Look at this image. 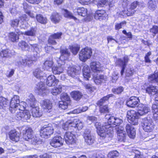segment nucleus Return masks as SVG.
I'll use <instances>...</instances> for the list:
<instances>
[{"label": "nucleus", "instance_id": "f257e3e1", "mask_svg": "<svg viewBox=\"0 0 158 158\" xmlns=\"http://www.w3.org/2000/svg\"><path fill=\"white\" fill-rule=\"evenodd\" d=\"M105 118L108 119V122L102 125L98 122H96L95 126L97 129V132L101 139H106L108 141L111 140L114 135L113 126H118L123 122V120L119 118L114 116H110L106 115Z\"/></svg>", "mask_w": 158, "mask_h": 158}, {"label": "nucleus", "instance_id": "0e129e2a", "mask_svg": "<svg viewBox=\"0 0 158 158\" xmlns=\"http://www.w3.org/2000/svg\"><path fill=\"white\" fill-rule=\"evenodd\" d=\"M77 119H74L72 120H69L70 123L69 125L70 127V129H72L73 128H76L77 126Z\"/></svg>", "mask_w": 158, "mask_h": 158}, {"label": "nucleus", "instance_id": "1a4fd4ad", "mask_svg": "<svg viewBox=\"0 0 158 158\" xmlns=\"http://www.w3.org/2000/svg\"><path fill=\"white\" fill-rule=\"evenodd\" d=\"M139 5V2L137 1H134L132 3L130 7L127 10H124L121 11L119 14L120 16L123 17L130 16L133 15L135 12V9Z\"/></svg>", "mask_w": 158, "mask_h": 158}, {"label": "nucleus", "instance_id": "6e6552de", "mask_svg": "<svg viewBox=\"0 0 158 158\" xmlns=\"http://www.w3.org/2000/svg\"><path fill=\"white\" fill-rule=\"evenodd\" d=\"M92 54V49L86 47L82 48L79 52V59L82 62H85L91 57Z\"/></svg>", "mask_w": 158, "mask_h": 158}, {"label": "nucleus", "instance_id": "e2e57ef3", "mask_svg": "<svg viewBox=\"0 0 158 158\" xmlns=\"http://www.w3.org/2000/svg\"><path fill=\"white\" fill-rule=\"evenodd\" d=\"M19 19H15L11 20L10 23L11 26L13 27H17L19 24Z\"/></svg>", "mask_w": 158, "mask_h": 158}, {"label": "nucleus", "instance_id": "7ed1b4c3", "mask_svg": "<svg viewBox=\"0 0 158 158\" xmlns=\"http://www.w3.org/2000/svg\"><path fill=\"white\" fill-rule=\"evenodd\" d=\"M61 56L60 58L57 60L58 65L52 67V70L53 74H60L62 73L64 71V64L65 61L68 59L70 55V53L66 48L61 49L60 51Z\"/></svg>", "mask_w": 158, "mask_h": 158}, {"label": "nucleus", "instance_id": "4c0bfd02", "mask_svg": "<svg viewBox=\"0 0 158 158\" xmlns=\"http://www.w3.org/2000/svg\"><path fill=\"white\" fill-rule=\"evenodd\" d=\"M14 52L8 49L3 50L0 52V56L2 57H10L14 55Z\"/></svg>", "mask_w": 158, "mask_h": 158}, {"label": "nucleus", "instance_id": "6e6d98bb", "mask_svg": "<svg viewBox=\"0 0 158 158\" xmlns=\"http://www.w3.org/2000/svg\"><path fill=\"white\" fill-rule=\"evenodd\" d=\"M31 142L32 144L36 145L40 144L41 142L39 138L35 136L31 139Z\"/></svg>", "mask_w": 158, "mask_h": 158}, {"label": "nucleus", "instance_id": "a19ab883", "mask_svg": "<svg viewBox=\"0 0 158 158\" xmlns=\"http://www.w3.org/2000/svg\"><path fill=\"white\" fill-rule=\"evenodd\" d=\"M61 18L60 16L56 12H53L50 17L52 21L55 23H58L60 22Z\"/></svg>", "mask_w": 158, "mask_h": 158}, {"label": "nucleus", "instance_id": "c85d7f7f", "mask_svg": "<svg viewBox=\"0 0 158 158\" xmlns=\"http://www.w3.org/2000/svg\"><path fill=\"white\" fill-rule=\"evenodd\" d=\"M41 106L46 111L51 110L52 105L51 101L48 99L42 101L40 102Z\"/></svg>", "mask_w": 158, "mask_h": 158}, {"label": "nucleus", "instance_id": "c756f323", "mask_svg": "<svg viewBox=\"0 0 158 158\" xmlns=\"http://www.w3.org/2000/svg\"><path fill=\"white\" fill-rule=\"evenodd\" d=\"M31 113L32 116L34 117L38 118L41 116L43 113L41 110L38 106L31 107Z\"/></svg>", "mask_w": 158, "mask_h": 158}, {"label": "nucleus", "instance_id": "e433bc0d", "mask_svg": "<svg viewBox=\"0 0 158 158\" xmlns=\"http://www.w3.org/2000/svg\"><path fill=\"white\" fill-rule=\"evenodd\" d=\"M21 32H17V34L14 32L10 33L8 35L9 39L13 42H17L19 39V35L21 34Z\"/></svg>", "mask_w": 158, "mask_h": 158}, {"label": "nucleus", "instance_id": "338daca9", "mask_svg": "<svg viewBox=\"0 0 158 158\" xmlns=\"http://www.w3.org/2000/svg\"><path fill=\"white\" fill-rule=\"evenodd\" d=\"M123 90V87H119L116 89H113L112 91L114 94H119L121 93Z\"/></svg>", "mask_w": 158, "mask_h": 158}, {"label": "nucleus", "instance_id": "09e8293b", "mask_svg": "<svg viewBox=\"0 0 158 158\" xmlns=\"http://www.w3.org/2000/svg\"><path fill=\"white\" fill-rule=\"evenodd\" d=\"M19 46L23 51L28 50L29 49V47L28 44L25 41H22L19 42L18 44Z\"/></svg>", "mask_w": 158, "mask_h": 158}, {"label": "nucleus", "instance_id": "4be33fe9", "mask_svg": "<svg viewBox=\"0 0 158 158\" xmlns=\"http://www.w3.org/2000/svg\"><path fill=\"white\" fill-rule=\"evenodd\" d=\"M10 139L12 141L17 142L20 138V134L16 130H11L8 133Z\"/></svg>", "mask_w": 158, "mask_h": 158}, {"label": "nucleus", "instance_id": "de8ad7c7", "mask_svg": "<svg viewBox=\"0 0 158 158\" xmlns=\"http://www.w3.org/2000/svg\"><path fill=\"white\" fill-rule=\"evenodd\" d=\"M71 94L74 99L76 100L80 99L82 96V93L78 91H73Z\"/></svg>", "mask_w": 158, "mask_h": 158}, {"label": "nucleus", "instance_id": "774afa93", "mask_svg": "<svg viewBox=\"0 0 158 158\" xmlns=\"http://www.w3.org/2000/svg\"><path fill=\"white\" fill-rule=\"evenodd\" d=\"M89 158H106L102 154H94L90 156Z\"/></svg>", "mask_w": 158, "mask_h": 158}, {"label": "nucleus", "instance_id": "a18cd8bd", "mask_svg": "<svg viewBox=\"0 0 158 158\" xmlns=\"http://www.w3.org/2000/svg\"><path fill=\"white\" fill-rule=\"evenodd\" d=\"M36 18L37 21L41 24H45L47 23V18L41 14L37 15Z\"/></svg>", "mask_w": 158, "mask_h": 158}, {"label": "nucleus", "instance_id": "7c9ffc66", "mask_svg": "<svg viewBox=\"0 0 158 158\" xmlns=\"http://www.w3.org/2000/svg\"><path fill=\"white\" fill-rule=\"evenodd\" d=\"M74 13L76 14L77 13L78 15L85 17L87 15V9L83 7L74 8H73Z\"/></svg>", "mask_w": 158, "mask_h": 158}, {"label": "nucleus", "instance_id": "cd10ccee", "mask_svg": "<svg viewBox=\"0 0 158 158\" xmlns=\"http://www.w3.org/2000/svg\"><path fill=\"white\" fill-rule=\"evenodd\" d=\"M125 128L128 136L131 138H134L135 135V130L134 127L131 124H127Z\"/></svg>", "mask_w": 158, "mask_h": 158}, {"label": "nucleus", "instance_id": "ea45409f", "mask_svg": "<svg viewBox=\"0 0 158 158\" xmlns=\"http://www.w3.org/2000/svg\"><path fill=\"white\" fill-rule=\"evenodd\" d=\"M37 28L35 27H31V28L25 31L21 32L22 34H24L28 36H35L36 33Z\"/></svg>", "mask_w": 158, "mask_h": 158}, {"label": "nucleus", "instance_id": "f8f14e48", "mask_svg": "<svg viewBox=\"0 0 158 158\" xmlns=\"http://www.w3.org/2000/svg\"><path fill=\"white\" fill-rule=\"evenodd\" d=\"M35 91L38 94L43 96L46 95L49 92L46 88L44 83L42 81L39 82L36 85Z\"/></svg>", "mask_w": 158, "mask_h": 158}, {"label": "nucleus", "instance_id": "c9c22d12", "mask_svg": "<svg viewBox=\"0 0 158 158\" xmlns=\"http://www.w3.org/2000/svg\"><path fill=\"white\" fill-rule=\"evenodd\" d=\"M62 12L64 17L70 19H73L76 23H78L79 20L76 18L74 16L73 14L66 9L62 10Z\"/></svg>", "mask_w": 158, "mask_h": 158}, {"label": "nucleus", "instance_id": "6ab92c4d", "mask_svg": "<svg viewBox=\"0 0 158 158\" xmlns=\"http://www.w3.org/2000/svg\"><path fill=\"white\" fill-rule=\"evenodd\" d=\"M138 112L140 115H143L146 114L150 110L149 106L146 105L140 104L137 107Z\"/></svg>", "mask_w": 158, "mask_h": 158}, {"label": "nucleus", "instance_id": "a878e982", "mask_svg": "<svg viewBox=\"0 0 158 158\" xmlns=\"http://www.w3.org/2000/svg\"><path fill=\"white\" fill-rule=\"evenodd\" d=\"M62 35L61 32H58L51 35L49 36L48 40V44L53 45L56 44V42L55 40L61 39Z\"/></svg>", "mask_w": 158, "mask_h": 158}, {"label": "nucleus", "instance_id": "423d86ee", "mask_svg": "<svg viewBox=\"0 0 158 158\" xmlns=\"http://www.w3.org/2000/svg\"><path fill=\"white\" fill-rule=\"evenodd\" d=\"M139 116L140 115L138 112L135 110H129L127 112V116L128 121L133 125H136L138 124Z\"/></svg>", "mask_w": 158, "mask_h": 158}, {"label": "nucleus", "instance_id": "8fccbe9b", "mask_svg": "<svg viewBox=\"0 0 158 158\" xmlns=\"http://www.w3.org/2000/svg\"><path fill=\"white\" fill-rule=\"evenodd\" d=\"M113 0H101L98 3V6L100 7H102L106 4H108L109 5L113 3Z\"/></svg>", "mask_w": 158, "mask_h": 158}, {"label": "nucleus", "instance_id": "9b49d317", "mask_svg": "<svg viewBox=\"0 0 158 158\" xmlns=\"http://www.w3.org/2000/svg\"><path fill=\"white\" fill-rule=\"evenodd\" d=\"M16 110V114L15 118L18 120H21L25 121L29 119L31 117V115L29 111L28 110Z\"/></svg>", "mask_w": 158, "mask_h": 158}, {"label": "nucleus", "instance_id": "473e14b6", "mask_svg": "<svg viewBox=\"0 0 158 158\" xmlns=\"http://www.w3.org/2000/svg\"><path fill=\"white\" fill-rule=\"evenodd\" d=\"M93 76L94 82L97 85L100 84L102 82L106 81V77L103 75L98 76L97 74H95Z\"/></svg>", "mask_w": 158, "mask_h": 158}, {"label": "nucleus", "instance_id": "4468645a", "mask_svg": "<svg viewBox=\"0 0 158 158\" xmlns=\"http://www.w3.org/2000/svg\"><path fill=\"white\" fill-rule=\"evenodd\" d=\"M63 140L60 136L54 137L50 141V144L54 148H58L63 145Z\"/></svg>", "mask_w": 158, "mask_h": 158}, {"label": "nucleus", "instance_id": "3c124183", "mask_svg": "<svg viewBox=\"0 0 158 158\" xmlns=\"http://www.w3.org/2000/svg\"><path fill=\"white\" fill-rule=\"evenodd\" d=\"M9 101L6 98L2 97H0V108H3L5 107L8 103Z\"/></svg>", "mask_w": 158, "mask_h": 158}, {"label": "nucleus", "instance_id": "ddd939ff", "mask_svg": "<svg viewBox=\"0 0 158 158\" xmlns=\"http://www.w3.org/2000/svg\"><path fill=\"white\" fill-rule=\"evenodd\" d=\"M65 141L67 144L70 145L75 146L76 144L75 135L71 132H66L64 136Z\"/></svg>", "mask_w": 158, "mask_h": 158}, {"label": "nucleus", "instance_id": "393cba45", "mask_svg": "<svg viewBox=\"0 0 158 158\" xmlns=\"http://www.w3.org/2000/svg\"><path fill=\"white\" fill-rule=\"evenodd\" d=\"M59 81L58 80L56 79L54 75H51L47 77L46 83L48 86H52L57 85Z\"/></svg>", "mask_w": 158, "mask_h": 158}, {"label": "nucleus", "instance_id": "dca6fc26", "mask_svg": "<svg viewBox=\"0 0 158 158\" xmlns=\"http://www.w3.org/2000/svg\"><path fill=\"white\" fill-rule=\"evenodd\" d=\"M128 58L127 56H125L123 59H118L116 63L117 65H119L122 67V69L121 71V74L123 75L126 67L127 64L128 62Z\"/></svg>", "mask_w": 158, "mask_h": 158}, {"label": "nucleus", "instance_id": "bf43d9fd", "mask_svg": "<svg viewBox=\"0 0 158 158\" xmlns=\"http://www.w3.org/2000/svg\"><path fill=\"white\" fill-rule=\"evenodd\" d=\"M85 87L87 90V91L90 93L94 92L96 90V88L95 87L92 86L89 84H85Z\"/></svg>", "mask_w": 158, "mask_h": 158}, {"label": "nucleus", "instance_id": "b1692460", "mask_svg": "<svg viewBox=\"0 0 158 158\" xmlns=\"http://www.w3.org/2000/svg\"><path fill=\"white\" fill-rule=\"evenodd\" d=\"M107 15L104 10H97L94 14V18L97 20H100L106 19Z\"/></svg>", "mask_w": 158, "mask_h": 158}, {"label": "nucleus", "instance_id": "680f3d73", "mask_svg": "<svg viewBox=\"0 0 158 158\" xmlns=\"http://www.w3.org/2000/svg\"><path fill=\"white\" fill-rule=\"evenodd\" d=\"M126 24V22L125 21H123L120 23H115V29L116 30H118L121 28L125 26Z\"/></svg>", "mask_w": 158, "mask_h": 158}, {"label": "nucleus", "instance_id": "13d9d810", "mask_svg": "<svg viewBox=\"0 0 158 158\" xmlns=\"http://www.w3.org/2000/svg\"><path fill=\"white\" fill-rule=\"evenodd\" d=\"M61 101L70 102V98L68 95L66 93H64L61 94Z\"/></svg>", "mask_w": 158, "mask_h": 158}, {"label": "nucleus", "instance_id": "412c9836", "mask_svg": "<svg viewBox=\"0 0 158 158\" xmlns=\"http://www.w3.org/2000/svg\"><path fill=\"white\" fill-rule=\"evenodd\" d=\"M67 73L68 76L74 78H77L79 74V71L73 66L69 67Z\"/></svg>", "mask_w": 158, "mask_h": 158}, {"label": "nucleus", "instance_id": "79ce46f5", "mask_svg": "<svg viewBox=\"0 0 158 158\" xmlns=\"http://www.w3.org/2000/svg\"><path fill=\"white\" fill-rule=\"evenodd\" d=\"M80 48V46L77 44H75L69 46V48L72 52L74 55L78 53Z\"/></svg>", "mask_w": 158, "mask_h": 158}, {"label": "nucleus", "instance_id": "0eeeda50", "mask_svg": "<svg viewBox=\"0 0 158 158\" xmlns=\"http://www.w3.org/2000/svg\"><path fill=\"white\" fill-rule=\"evenodd\" d=\"M114 95L110 94L107 95L100 99L97 103L98 105L100 106L99 111L101 113H106L109 112V109L107 105H103L105 102L109 99L113 97Z\"/></svg>", "mask_w": 158, "mask_h": 158}, {"label": "nucleus", "instance_id": "c03bdc74", "mask_svg": "<svg viewBox=\"0 0 158 158\" xmlns=\"http://www.w3.org/2000/svg\"><path fill=\"white\" fill-rule=\"evenodd\" d=\"M62 85H59L58 87L53 88L51 90V93L53 95L59 94L62 91Z\"/></svg>", "mask_w": 158, "mask_h": 158}, {"label": "nucleus", "instance_id": "4d7b16f0", "mask_svg": "<svg viewBox=\"0 0 158 158\" xmlns=\"http://www.w3.org/2000/svg\"><path fill=\"white\" fill-rule=\"evenodd\" d=\"M119 153L117 151L110 152L107 155L108 158H116L118 156Z\"/></svg>", "mask_w": 158, "mask_h": 158}, {"label": "nucleus", "instance_id": "a211bd4d", "mask_svg": "<svg viewBox=\"0 0 158 158\" xmlns=\"http://www.w3.org/2000/svg\"><path fill=\"white\" fill-rule=\"evenodd\" d=\"M156 104H153L152 107V112L153 114V118L157 122H158V94L155 97Z\"/></svg>", "mask_w": 158, "mask_h": 158}, {"label": "nucleus", "instance_id": "f3484780", "mask_svg": "<svg viewBox=\"0 0 158 158\" xmlns=\"http://www.w3.org/2000/svg\"><path fill=\"white\" fill-rule=\"evenodd\" d=\"M115 129L119 140L120 141H124L126 135L124 128L119 126L116 127Z\"/></svg>", "mask_w": 158, "mask_h": 158}, {"label": "nucleus", "instance_id": "603ef678", "mask_svg": "<svg viewBox=\"0 0 158 158\" xmlns=\"http://www.w3.org/2000/svg\"><path fill=\"white\" fill-rule=\"evenodd\" d=\"M148 6V8L152 11L154 10L156 7L155 1L152 0L149 1Z\"/></svg>", "mask_w": 158, "mask_h": 158}, {"label": "nucleus", "instance_id": "bb28decb", "mask_svg": "<svg viewBox=\"0 0 158 158\" xmlns=\"http://www.w3.org/2000/svg\"><path fill=\"white\" fill-rule=\"evenodd\" d=\"M90 66L92 71L95 73L102 71V67L99 62H92L90 63Z\"/></svg>", "mask_w": 158, "mask_h": 158}, {"label": "nucleus", "instance_id": "72a5a7b5", "mask_svg": "<svg viewBox=\"0 0 158 158\" xmlns=\"http://www.w3.org/2000/svg\"><path fill=\"white\" fill-rule=\"evenodd\" d=\"M83 74L84 78L85 80H89V78L91 77V74L89 67L88 66L85 65L83 67Z\"/></svg>", "mask_w": 158, "mask_h": 158}, {"label": "nucleus", "instance_id": "f03ea898", "mask_svg": "<svg viewBox=\"0 0 158 158\" xmlns=\"http://www.w3.org/2000/svg\"><path fill=\"white\" fill-rule=\"evenodd\" d=\"M32 48H33L34 51H35L36 54H34V55L31 56H28L24 59L20 58L19 60H18L16 65L19 66H22L27 65L30 66L33 63V61L37 60L38 57L39 56L38 54L41 51V48L36 44H30Z\"/></svg>", "mask_w": 158, "mask_h": 158}, {"label": "nucleus", "instance_id": "5fc2aeb1", "mask_svg": "<svg viewBox=\"0 0 158 158\" xmlns=\"http://www.w3.org/2000/svg\"><path fill=\"white\" fill-rule=\"evenodd\" d=\"M131 152L134 153L135 155L134 158H144L143 155L139 151L135 148L132 149Z\"/></svg>", "mask_w": 158, "mask_h": 158}, {"label": "nucleus", "instance_id": "5701e85b", "mask_svg": "<svg viewBox=\"0 0 158 158\" xmlns=\"http://www.w3.org/2000/svg\"><path fill=\"white\" fill-rule=\"evenodd\" d=\"M139 101L138 98L131 97L127 101L126 105L129 107L134 108L137 106Z\"/></svg>", "mask_w": 158, "mask_h": 158}, {"label": "nucleus", "instance_id": "69168bd1", "mask_svg": "<svg viewBox=\"0 0 158 158\" xmlns=\"http://www.w3.org/2000/svg\"><path fill=\"white\" fill-rule=\"evenodd\" d=\"M119 3L123 8H125L126 7L129 3V2L128 0H121Z\"/></svg>", "mask_w": 158, "mask_h": 158}, {"label": "nucleus", "instance_id": "49530a36", "mask_svg": "<svg viewBox=\"0 0 158 158\" xmlns=\"http://www.w3.org/2000/svg\"><path fill=\"white\" fill-rule=\"evenodd\" d=\"M53 64V62L52 59H50L49 60H46L44 63L43 66V68L44 69L46 70H48L50 69Z\"/></svg>", "mask_w": 158, "mask_h": 158}, {"label": "nucleus", "instance_id": "9d476101", "mask_svg": "<svg viewBox=\"0 0 158 158\" xmlns=\"http://www.w3.org/2000/svg\"><path fill=\"white\" fill-rule=\"evenodd\" d=\"M54 129L51 124L48 125H44L42 127L40 130V135L42 137L48 138L53 132Z\"/></svg>", "mask_w": 158, "mask_h": 158}, {"label": "nucleus", "instance_id": "864d4df0", "mask_svg": "<svg viewBox=\"0 0 158 158\" xmlns=\"http://www.w3.org/2000/svg\"><path fill=\"white\" fill-rule=\"evenodd\" d=\"M88 109L87 106H84L82 108H78L74 110L73 111L70 112L73 114H78L81 112H85Z\"/></svg>", "mask_w": 158, "mask_h": 158}, {"label": "nucleus", "instance_id": "58836bf2", "mask_svg": "<svg viewBox=\"0 0 158 158\" xmlns=\"http://www.w3.org/2000/svg\"><path fill=\"white\" fill-rule=\"evenodd\" d=\"M26 101L31 107H34L35 106L36 101L32 94H29L28 98L26 99Z\"/></svg>", "mask_w": 158, "mask_h": 158}, {"label": "nucleus", "instance_id": "2f4dec72", "mask_svg": "<svg viewBox=\"0 0 158 158\" xmlns=\"http://www.w3.org/2000/svg\"><path fill=\"white\" fill-rule=\"evenodd\" d=\"M146 91L150 96H153L158 93V87L150 85L146 88Z\"/></svg>", "mask_w": 158, "mask_h": 158}, {"label": "nucleus", "instance_id": "37998d69", "mask_svg": "<svg viewBox=\"0 0 158 158\" xmlns=\"http://www.w3.org/2000/svg\"><path fill=\"white\" fill-rule=\"evenodd\" d=\"M148 79L152 83L156 82L158 84V72H155L154 73L150 75Z\"/></svg>", "mask_w": 158, "mask_h": 158}, {"label": "nucleus", "instance_id": "2eb2a0df", "mask_svg": "<svg viewBox=\"0 0 158 158\" xmlns=\"http://www.w3.org/2000/svg\"><path fill=\"white\" fill-rule=\"evenodd\" d=\"M23 135V137L26 140L29 141L32 139L34 136L33 131L31 127L26 128L22 132Z\"/></svg>", "mask_w": 158, "mask_h": 158}, {"label": "nucleus", "instance_id": "aec40b11", "mask_svg": "<svg viewBox=\"0 0 158 158\" xmlns=\"http://www.w3.org/2000/svg\"><path fill=\"white\" fill-rule=\"evenodd\" d=\"M89 130H86L84 134V138L85 142L88 144L91 145L94 141V137L91 135Z\"/></svg>", "mask_w": 158, "mask_h": 158}, {"label": "nucleus", "instance_id": "20e7f679", "mask_svg": "<svg viewBox=\"0 0 158 158\" xmlns=\"http://www.w3.org/2000/svg\"><path fill=\"white\" fill-rule=\"evenodd\" d=\"M27 104L24 102H20L19 97L18 95H14L11 99L9 110L12 113H15L16 110H23L26 107Z\"/></svg>", "mask_w": 158, "mask_h": 158}, {"label": "nucleus", "instance_id": "f704fd0d", "mask_svg": "<svg viewBox=\"0 0 158 158\" xmlns=\"http://www.w3.org/2000/svg\"><path fill=\"white\" fill-rule=\"evenodd\" d=\"M34 76L37 78L41 79L42 78L46 76V74L40 69H35L33 72Z\"/></svg>", "mask_w": 158, "mask_h": 158}, {"label": "nucleus", "instance_id": "39448f33", "mask_svg": "<svg viewBox=\"0 0 158 158\" xmlns=\"http://www.w3.org/2000/svg\"><path fill=\"white\" fill-rule=\"evenodd\" d=\"M142 126L143 130L148 132L152 133L155 128V125L152 120L148 117L143 118L142 120Z\"/></svg>", "mask_w": 158, "mask_h": 158}, {"label": "nucleus", "instance_id": "052dcab7", "mask_svg": "<svg viewBox=\"0 0 158 158\" xmlns=\"http://www.w3.org/2000/svg\"><path fill=\"white\" fill-rule=\"evenodd\" d=\"M68 102L60 101L59 102V107L62 109L65 110L67 108L68 105L69 104Z\"/></svg>", "mask_w": 158, "mask_h": 158}]
</instances>
